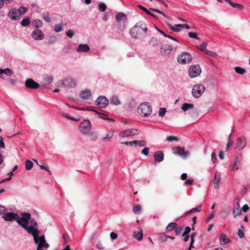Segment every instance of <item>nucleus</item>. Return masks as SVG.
<instances>
[{
  "instance_id": "obj_17",
  "label": "nucleus",
  "mask_w": 250,
  "mask_h": 250,
  "mask_svg": "<svg viewBox=\"0 0 250 250\" xmlns=\"http://www.w3.org/2000/svg\"><path fill=\"white\" fill-rule=\"evenodd\" d=\"M32 37L36 40H42L44 39V36L42 31L40 30H34L31 34Z\"/></svg>"
},
{
  "instance_id": "obj_1",
  "label": "nucleus",
  "mask_w": 250,
  "mask_h": 250,
  "mask_svg": "<svg viewBox=\"0 0 250 250\" xmlns=\"http://www.w3.org/2000/svg\"><path fill=\"white\" fill-rule=\"evenodd\" d=\"M31 219V214L29 213H23L21 214V217L18 215L16 221L21 227L25 229L29 234H31L34 238L35 244L38 243L39 230L33 229L32 227H28V224Z\"/></svg>"
},
{
  "instance_id": "obj_38",
  "label": "nucleus",
  "mask_w": 250,
  "mask_h": 250,
  "mask_svg": "<svg viewBox=\"0 0 250 250\" xmlns=\"http://www.w3.org/2000/svg\"><path fill=\"white\" fill-rule=\"evenodd\" d=\"M142 210V207L137 205L133 207L132 210L135 214H139Z\"/></svg>"
},
{
  "instance_id": "obj_54",
  "label": "nucleus",
  "mask_w": 250,
  "mask_h": 250,
  "mask_svg": "<svg viewBox=\"0 0 250 250\" xmlns=\"http://www.w3.org/2000/svg\"><path fill=\"white\" fill-rule=\"evenodd\" d=\"M166 112V109L165 108H160L159 111V115L160 117H163Z\"/></svg>"
},
{
  "instance_id": "obj_26",
  "label": "nucleus",
  "mask_w": 250,
  "mask_h": 250,
  "mask_svg": "<svg viewBox=\"0 0 250 250\" xmlns=\"http://www.w3.org/2000/svg\"><path fill=\"white\" fill-rule=\"evenodd\" d=\"M242 210L240 208L239 203H237V206L234 207L233 209V215L234 218H236L238 215L242 214Z\"/></svg>"
},
{
  "instance_id": "obj_41",
  "label": "nucleus",
  "mask_w": 250,
  "mask_h": 250,
  "mask_svg": "<svg viewBox=\"0 0 250 250\" xmlns=\"http://www.w3.org/2000/svg\"><path fill=\"white\" fill-rule=\"evenodd\" d=\"M30 223L31 224V226L30 227H32L33 229H36L37 230H38V225L36 222V221L34 219H32L31 220H30Z\"/></svg>"
},
{
  "instance_id": "obj_3",
  "label": "nucleus",
  "mask_w": 250,
  "mask_h": 250,
  "mask_svg": "<svg viewBox=\"0 0 250 250\" xmlns=\"http://www.w3.org/2000/svg\"><path fill=\"white\" fill-rule=\"evenodd\" d=\"M152 108L150 103L145 102L140 104L138 107V113L144 117L149 116L152 112Z\"/></svg>"
},
{
  "instance_id": "obj_10",
  "label": "nucleus",
  "mask_w": 250,
  "mask_h": 250,
  "mask_svg": "<svg viewBox=\"0 0 250 250\" xmlns=\"http://www.w3.org/2000/svg\"><path fill=\"white\" fill-rule=\"evenodd\" d=\"M38 247L37 250H43L42 248H44L47 249L49 247V244L46 242L44 235L38 238Z\"/></svg>"
},
{
  "instance_id": "obj_49",
  "label": "nucleus",
  "mask_w": 250,
  "mask_h": 250,
  "mask_svg": "<svg viewBox=\"0 0 250 250\" xmlns=\"http://www.w3.org/2000/svg\"><path fill=\"white\" fill-rule=\"evenodd\" d=\"M207 46V44L206 42H203L202 44H200L199 45L198 48L201 50V51L206 52V46Z\"/></svg>"
},
{
  "instance_id": "obj_14",
  "label": "nucleus",
  "mask_w": 250,
  "mask_h": 250,
  "mask_svg": "<svg viewBox=\"0 0 250 250\" xmlns=\"http://www.w3.org/2000/svg\"><path fill=\"white\" fill-rule=\"evenodd\" d=\"M25 85L27 88L30 89H38L40 87L39 84L31 79L26 80Z\"/></svg>"
},
{
  "instance_id": "obj_22",
  "label": "nucleus",
  "mask_w": 250,
  "mask_h": 250,
  "mask_svg": "<svg viewBox=\"0 0 250 250\" xmlns=\"http://www.w3.org/2000/svg\"><path fill=\"white\" fill-rule=\"evenodd\" d=\"M155 162H161L164 160V154L162 151H157L154 154Z\"/></svg>"
},
{
  "instance_id": "obj_18",
  "label": "nucleus",
  "mask_w": 250,
  "mask_h": 250,
  "mask_svg": "<svg viewBox=\"0 0 250 250\" xmlns=\"http://www.w3.org/2000/svg\"><path fill=\"white\" fill-rule=\"evenodd\" d=\"M171 51L172 48L168 44H163L161 47L160 52L162 55H168L171 53Z\"/></svg>"
},
{
  "instance_id": "obj_12",
  "label": "nucleus",
  "mask_w": 250,
  "mask_h": 250,
  "mask_svg": "<svg viewBox=\"0 0 250 250\" xmlns=\"http://www.w3.org/2000/svg\"><path fill=\"white\" fill-rule=\"evenodd\" d=\"M246 145V140L244 137H239L236 140V145L239 150H242Z\"/></svg>"
},
{
  "instance_id": "obj_37",
  "label": "nucleus",
  "mask_w": 250,
  "mask_h": 250,
  "mask_svg": "<svg viewBox=\"0 0 250 250\" xmlns=\"http://www.w3.org/2000/svg\"><path fill=\"white\" fill-rule=\"evenodd\" d=\"M177 226V224L176 223L171 222L170 223L167 227L166 228V229L167 231H170L173 230L174 229H175L176 227Z\"/></svg>"
},
{
  "instance_id": "obj_8",
  "label": "nucleus",
  "mask_w": 250,
  "mask_h": 250,
  "mask_svg": "<svg viewBox=\"0 0 250 250\" xmlns=\"http://www.w3.org/2000/svg\"><path fill=\"white\" fill-rule=\"evenodd\" d=\"M108 100L104 96H99L95 101V104L100 108H104L108 104Z\"/></svg>"
},
{
  "instance_id": "obj_6",
  "label": "nucleus",
  "mask_w": 250,
  "mask_h": 250,
  "mask_svg": "<svg viewBox=\"0 0 250 250\" xmlns=\"http://www.w3.org/2000/svg\"><path fill=\"white\" fill-rule=\"evenodd\" d=\"M201 72L200 66L199 65L191 66L188 69V74L190 78H195L199 76Z\"/></svg>"
},
{
  "instance_id": "obj_29",
  "label": "nucleus",
  "mask_w": 250,
  "mask_h": 250,
  "mask_svg": "<svg viewBox=\"0 0 250 250\" xmlns=\"http://www.w3.org/2000/svg\"><path fill=\"white\" fill-rule=\"evenodd\" d=\"M227 2H228L229 4L231 6H232L234 8H238L240 9H242L244 8V6L243 5L237 3H234L232 2L230 0H225Z\"/></svg>"
},
{
  "instance_id": "obj_40",
  "label": "nucleus",
  "mask_w": 250,
  "mask_h": 250,
  "mask_svg": "<svg viewBox=\"0 0 250 250\" xmlns=\"http://www.w3.org/2000/svg\"><path fill=\"white\" fill-rule=\"evenodd\" d=\"M234 70L235 72L239 74L243 75L246 72V69L239 66L235 67Z\"/></svg>"
},
{
  "instance_id": "obj_64",
  "label": "nucleus",
  "mask_w": 250,
  "mask_h": 250,
  "mask_svg": "<svg viewBox=\"0 0 250 250\" xmlns=\"http://www.w3.org/2000/svg\"><path fill=\"white\" fill-rule=\"evenodd\" d=\"M191 229L189 227H186L185 229V231L183 234V236H185L190 232Z\"/></svg>"
},
{
  "instance_id": "obj_36",
  "label": "nucleus",
  "mask_w": 250,
  "mask_h": 250,
  "mask_svg": "<svg viewBox=\"0 0 250 250\" xmlns=\"http://www.w3.org/2000/svg\"><path fill=\"white\" fill-rule=\"evenodd\" d=\"M110 103L111 104L118 105L120 104V101L117 96H113L110 100Z\"/></svg>"
},
{
  "instance_id": "obj_57",
  "label": "nucleus",
  "mask_w": 250,
  "mask_h": 250,
  "mask_svg": "<svg viewBox=\"0 0 250 250\" xmlns=\"http://www.w3.org/2000/svg\"><path fill=\"white\" fill-rule=\"evenodd\" d=\"M150 10H151V11H154V12H157L158 13H160L161 14H162L163 16H164L165 17L167 18H169V17H168L167 16L164 12L160 11L159 10L157 9H155V8H150Z\"/></svg>"
},
{
  "instance_id": "obj_42",
  "label": "nucleus",
  "mask_w": 250,
  "mask_h": 250,
  "mask_svg": "<svg viewBox=\"0 0 250 250\" xmlns=\"http://www.w3.org/2000/svg\"><path fill=\"white\" fill-rule=\"evenodd\" d=\"M169 236H167L164 233H162L159 235V239L162 242H165L167 241Z\"/></svg>"
},
{
  "instance_id": "obj_63",
  "label": "nucleus",
  "mask_w": 250,
  "mask_h": 250,
  "mask_svg": "<svg viewBox=\"0 0 250 250\" xmlns=\"http://www.w3.org/2000/svg\"><path fill=\"white\" fill-rule=\"evenodd\" d=\"M205 53L207 54L210 55L213 57H215L217 56V54L215 53H214L211 51L206 50V52Z\"/></svg>"
},
{
  "instance_id": "obj_24",
  "label": "nucleus",
  "mask_w": 250,
  "mask_h": 250,
  "mask_svg": "<svg viewBox=\"0 0 250 250\" xmlns=\"http://www.w3.org/2000/svg\"><path fill=\"white\" fill-rule=\"evenodd\" d=\"M79 129L84 135L89 134L91 133V126H79Z\"/></svg>"
},
{
  "instance_id": "obj_11",
  "label": "nucleus",
  "mask_w": 250,
  "mask_h": 250,
  "mask_svg": "<svg viewBox=\"0 0 250 250\" xmlns=\"http://www.w3.org/2000/svg\"><path fill=\"white\" fill-rule=\"evenodd\" d=\"M172 150L176 155H180L184 158L187 157L189 153L188 151H185V148L181 146L174 147Z\"/></svg>"
},
{
  "instance_id": "obj_51",
  "label": "nucleus",
  "mask_w": 250,
  "mask_h": 250,
  "mask_svg": "<svg viewBox=\"0 0 250 250\" xmlns=\"http://www.w3.org/2000/svg\"><path fill=\"white\" fill-rule=\"evenodd\" d=\"M231 134H232V132L229 135V136L228 137V143L227 145V148H226L227 151L229 149V147H230L232 145V142L231 141Z\"/></svg>"
},
{
  "instance_id": "obj_28",
  "label": "nucleus",
  "mask_w": 250,
  "mask_h": 250,
  "mask_svg": "<svg viewBox=\"0 0 250 250\" xmlns=\"http://www.w3.org/2000/svg\"><path fill=\"white\" fill-rule=\"evenodd\" d=\"M202 207L201 205L198 206V207L193 208L191 209L190 210L186 212L185 213V215L186 216L189 215L196 211L199 212L202 210Z\"/></svg>"
},
{
  "instance_id": "obj_30",
  "label": "nucleus",
  "mask_w": 250,
  "mask_h": 250,
  "mask_svg": "<svg viewBox=\"0 0 250 250\" xmlns=\"http://www.w3.org/2000/svg\"><path fill=\"white\" fill-rule=\"evenodd\" d=\"M114 133V131L113 130H110L106 134V136L103 138V140L104 141V142L109 141V140L113 137Z\"/></svg>"
},
{
  "instance_id": "obj_45",
  "label": "nucleus",
  "mask_w": 250,
  "mask_h": 250,
  "mask_svg": "<svg viewBox=\"0 0 250 250\" xmlns=\"http://www.w3.org/2000/svg\"><path fill=\"white\" fill-rule=\"evenodd\" d=\"M93 111L94 112H96L98 114L99 116L102 119H104V120H107L113 122L115 121V120L113 119H110V118H109L107 117V118L104 117V115L103 113L98 112V111H95L94 110H93Z\"/></svg>"
},
{
  "instance_id": "obj_13",
  "label": "nucleus",
  "mask_w": 250,
  "mask_h": 250,
  "mask_svg": "<svg viewBox=\"0 0 250 250\" xmlns=\"http://www.w3.org/2000/svg\"><path fill=\"white\" fill-rule=\"evenodd\" d=\"M18 217V214L14 212L3 213L2 216V218L6 221H16L17 217Z\"/></svg>"
},
{
  "instance_id": "obj_4",
  "label": "nucleus",
  "mask_w": 250,
  "mask_h": 250,
  "mask_svg": "<svg viewBox=\"0 0 250 250\" xmlns=\"http://www.w3.org/2000/svg\"><path fill=\"white\" fill-rule=\"evenodd\" d=\"M177 60L179 63L186 64L191 62L192 57L188 53L183 52L178 56Z\"/></svg>"
},
{
  "instance_id": "obj_44",
  "label": "nucleus",
  "mask_w": 250,
  "mask_h": 250,
  "mask_svg": "<svg viewBox=\"0 0 250 250\" xmlns=\"http://www.w3.org/2000/svg\"><path fill=\"white\" fill-rule=\"evenodd\" d=\"M33 23L34 24L35 27L38 28L42 26V21L38 19L34 20Z\"/></svg>"
},
{
  "instance_id": "obj_20",
  "label": "nucleus",
  "mask_w": 250,
  "mask_h": 250,
  "mask_svg": "<svg viewBox=\"0 0 250 250\" xmlns=\"http://www.w3.org/2000/svg\"><path fill=\"white\" fill-rule=\"evenodd\" d=\"M90 50V47L87 44H80L76 51L78 53L87 52Z\"/></svg>"
},
{
  "instance_id": "obj_25",
  "label": "nucleus",
  "mask_w": 250,
  "mask_h": 250,
  "mask_svg": "<svg viewBox=\"0 0 250 250\" xmlns=\"http://www.w3.org/2000/svg\"><path fill=\"white\" fill-rule=\"evenodd\" d=\"M91 95V91L89 90L82 91L80 94V97L83 100H87L89 99Z\"/></svg>"
},
{
  "instance_id": "obj_61",
  "label": "nucleus",
  "mask_w": 250,
  "mask_h": 250,
  "mask_svg": "<svg viewBox=\"0 0 250 250\" xmlns=\"http://www.w3.org/2000/svg\"><path fill=\"white\" fill-rule=\"evenodd\" d=\"M66 34L68 37L72 38L74 36V32L72 30H68V31L66 32Z\"/></svg>"
},
{
  "instance_id": "obj_59",
  "label": "nucleus",
  "mask_w": 250,
  "mask_h": 250,
  "mask_svg": "<svg viewBox=\"0 0 250 250\" xmlns=\"http://www.w3.org/2000/svg\"><path fill=\"white\" fill-rule=\"evenodd\" d=\"M62 26L60 24H57L54 27V31L56 32H59L62 31Z\"/></svg>"
},
{
  "instance_id": "obj_2",
  "label": "nucleus",
  "mask_w": 250,
  "mask_h": 250,
  "mask_svg": "<svg viewBox=\"0 0 250 250\" xmlns=\"http://www.w3.org/2000/svg\"><path fill=\"white\" fill-rule=\"evenodd\" d=\"M147 28L146 24L144 22L140 21L136 23L130 30V34L131 37L137 39H141L145 37Z\"/></svg>"
},
{
  "instance_id": "obj_32",
  "label": "nucleus",
  "mask_w": 250,
  "mask_h": 250,
  "mask_svg": "<svg viewBox=\"0 0 250 250\" xmlns=\"http://www.w3.org/2000/svg\"><path fill=\"white\" fill-rule=\"evenodd\" d=\"M53 81L52 77H45L42 79V83L44 86L49 85Z\"/></svg>"
},
{
  "instance_id": "obj_33",
  "label": "nucleus",
  "mask_w": 250,
  "mask_h": 250,
  "mask_svg": "<svg viewBox=\"0 0 250 250\" xmlns=\"http://www.w3.org/2000/svg\"><path fill=\"white\" fill-rule=\"evenodd\" d=\"M126 18V15L124 14L123 12L118 13L116 16V20L118 21H122Z\"/></svg>"
},
{
  "instance_id": "obj_58",
  "label": "nucleus",
  "mask_w": 250,
  "mask_h": 250,
  "mask_svg": "<svg viewBox=\"0 0 250 250\" xmlns=\"http://www.w3.org/2000/svg\"><path fill=\"white\" fill-rule=\"evenodd\" d=\"M175 26L176 27H179L181 28H187L188 29H189L191 28L190 26H189L188 24H175Z\"/></svg>"
},
{
  "instance_id": "obj_62",
  "label": "nucleus",
  "mask_w": 250,
  "mask_h": 250,
  "mask_svg": "<svg viewBox=\"0 0 250 250\" xmlns=\"http://www.w3.org/2000/svg\"><path fill=\"white\" fill-rule=\"evenodd\" d=\"M167 140L169 142H171V141H178V139L177 137H175V136H169L168 137H167Z\"/></svg>"
},
{
  "instance_id": "obj_9",
  "label": "nucleus",
  "mask_w": 250,
  "mask_h": 250,
  "mask_svg": "<svg viewBox=\"0 0 250 250\" xmlns=\"http://www.w3.org/2000/svg\"><path fill=\"white\" fill-rule=\"evenodd\" d=\"M58 83L69 88L74 87L76 84L75 80L72 78H66L64 81L60 80Z\"/></svg>"
},
{
  "instance_id": "obj_19",
  "label": "nucleus",
  "mask_w": 250,
  "mask_h": 250,
  "mask_svg": "<svg viewBox=\"0 0 250 250\" xmlns=\"http://www.w3.org/2000/svg\"><path fill=\"white\" fill-rule=\"evenodd\" d=\"M221 181V174L219 172H216L214 178L213 180V183L214 184V188L215 189H217L219 188V183Z\"/></svg>"
},
{
  "instance_id": "obj_21",
  "label": "nucleus",
  "mask_w": 250,
  "mask_h": 250,
  "mask_svg": "<svg viewBox=\"0 0 250 250\" xmlns=\"http://www.w3.org/2000/svg\"><path fill=\"white\" fill-rule=\"evenodd\" d=\"M219 242L221 245H226L230 242V240L227 238L226 234L221 233L220 234Z\"/></svg>"
},
{
  "instance_id": "obj_15",
  "label": "nucleus",
  "mask_w": 250,
  "mask_h": 250,
  "mask_svg": "<svg viewBox=\"0 0 250 250\" xmlns=\"http://www.w3.org/2000/svg\"><path fill=\"white\" fill-rule=\"evenodd\" d=\"M242 160L243 156L241 154H239L236 156L234 159V162L232 168V170H235L238 169Z\"/></svg>"
},
{
  "instance_id": "obj_56",
  "label": "nucleus",
  "mask_w": 250,
  "mask_h": 250,
  "mask_svg": "<svg viewBox=\"0 0 250 250\" xmlns=\"http://www.w3.org/2000/svg\"><path fill=\"white\" fill-rule=\"evenodd\" d=\"M150 10H151V11H154V12H157L158 13H160L161 14H162L163 16H164L165 17L167 18H169V17H168L167 16L164 12L160 11L159 10L157 9H155V8H150Z\"/></svg>"
},
{
  "instance_id": "obj_43",
  "label": "nucleus",
  "mask_w": 250,
  "mask_h": 250,
  "mask_svg": "<svg viewBox=\"0 0 250 250\" xmlns=\"http://www.w3.org/2000/svg\"><path fill=\"white\" fill-rule=\"evenodd\" d=\"M167 26L170 28V29L174 32H178L180 31V29L179 28V27L173 26L171 24L169 23H167Z\"/></svg>"
},
{
  "instance_id": "obj_50",
  "label": "nucleus",
  "mask_w": 250,
  "mask_h": 250,
  "mask_svg": "<svg viewBox=\"0 0 250 250\" xmlns=\"http://www.w3.org/2000/svg\"><path fill=\"white\" fill-rule=\"evenodd\" d=\"M183 230V227L181 226L176 227V228L175 229V233L177 235L180 234Z\"/></svg>"
},
{
  "instance_id": "obj_16",
  "label": "nucleus",
  "mask_w": 250,
  "mask_h": 250,
  "mask_svg": "<svg viewBox=\"0 0 250 250\" xmlns=\"http://www.w3.org/2000/svg\"><path fill=\"white\" fill-rule=\"evenodd\" d=\"M9 18L13 20H19L21 19L20 14L18 13L17 9H12L8 13Z\"/></svg>"
},
{
  "instance_id": "obj_55",
  "label": "nucleus",
  "mask_w": 250,
  "mask_h": 250,
  "mask_svg": "<svg viewBox=\"0 0 250 250\" xmlns=\"http://www.w3.org/2000/svg\"><path fill=\"white\" fill-rule=\"evenodd\" d=\"M188 34V36L191 38H194L197 40L199 39V37H198L197 34L195 32H189Z\"/></svg>"
},
{
  "instance_id": "obj_53",
  "label": "nucleus",
  "mask_w": 250,
  "mask_h": 250,
  "mask_svg": "<svg viewBox=\"0 0 250 250\" xmlns=\"http://www.w3.org/2000/svg\"><path fill=\"white\" fill-rule=\"evenodd\" d=\"M146 141L144 140L141 141H136L135 146H146Z\"/></svg>"
},
{
  "instance_id": "obj_23",
  "label": "nucleus",
  "mask_w": 250,
  "mask_h": 250,
  "mask_svg": "<svg viewBox=\"0 0 250 250\" xmlns=\"http://www.w3.org/2000/svg\"><path fill=\"white\" fill-rule=\"evenodd\" d=\"M143 235V230L139 227L134 231L133 237L138 241H140L142 239Z\"/></svg>"
},
{
  "instance_id": "obj_5",
  "label": "nucleus",
  "mask_w": 250,
  "mask_h": 250,
  "mask_svg": "<svg viewBox=\"0 0 250 250\" xmlns=\"http://www.w3.org/2000/svg\"><path fill=\"white\" fill-rule=\"evenodd\" d=\"M205 87L203 84L195 85L192 89V94L195 98L200 97L205 91Z\"/></svg>"
},
{
  "instance_id": "obj_27",
  "label": "nucleus",
  "mask_w": 250,
  "mask_h": 250,
  "mask_svg": "<svg viewBox=\"0 0 250 250\" xmlns=\"http://www.w3.org/2000/svg\"><path fill=\"white\" fill-rule=\"evenodd\" d=\"M160 43V39L157 37H153L149 42L150 45L152 47L158 46Z\"/></svg>"
},
{
  "instance_id": "obj_39",
  "label": "nucleus",
  "mask_w": 250,
  "mask_h": 250,
  "mask_svg": "<svg viewBox=\"0 0 250 250\" xmlns=\"http://www.w3.org/2000/svg\"><path fill=\"white\" fill-rule=\"evenodd\" d=\"M33 166V163L29 160H27L25 162V168L27 170H31Z\"/></svg>"
},
{
  "instance_id": "obj_52",
  "label": "nucleus",
  "mask_w": 250,
  "mask_h": 250,
  "mask_svg": "<svg viewBox=\"0 0 250 250\" xmlns=\"http://www.w3.org/2000/svg\"><path fill=\"white\" fill-rule=\"evenodd\" d=\"M106 9V5L104 3H100L99 5V10L100 11L104 12Z\"/></svg>"
},
{
  "instance_id": "obj_47",
  "label": "nucleus",
  "mask_w": 250,
  "mask_h": 250,
  "mask_svg": "<svg viewBox=\"0 0 250 250\" xmlns=\"http://www.w3.org/2000/svg\"><path fill=\"white\" fill-rule=\"evenodd\" d=\"M30 21L29 18H24L22 20L21 25L23 26H26L30 23Z\"/></svg>"
},
{
  "instance_id": "obj_60",
  "label": "nucleus",
  "mask_w": 250,
  "mask_h": 250,
  "mask_svg": "<svg viewBox=\"0 0 250 250\" xmlns=\"http://www.w3.org/2000/svg\"><path fill=\"white\" fill-rule=\"evenodd\" d=\"M149 148L148 147H145L143 148L141 151L142 153L145 155L146 156H147L149 154Z\"/></svg>"
},
{
  "instance_id": "obj_35",
  "label": "nucleus",
  "mask_w": 250,
  "mask_h": 250,
  "mask_svg": "<svg viewBox=\"0 0 250 250\" xmlns=\"http://www.w3.org/2000/svg\"><path fill=\"white\" fill-rule=\"evenodd\" d=\"M138 7L140 8L141 10H143L144 11H145L146 13H147V14H148L149 15L151 16H152L154 18H156L157 17L156 16V15H155L154 14H153L152 13L150 12L148 10H147L146 8L143 7V6L141 5H138Z\"/></svg>"
},
{
  "instance_id": "obj_34",
  "label": "nucleus",
  "mask_w": 250,
  "mask_h": 250,
  "mask_svg": "<svg viewBox=\"0 0 250 250\" xmlns=\"http://www.w3.org/2000/svg\"><path fill=\"white\" fill-rule=\"evenodd\" d=\"M194 105L192 104L184 103L182 106V109L184 111H186L189 109L193 108Z\"/></svg>"
},
{
  "instance_id": "obj_46",
  "label": "nucleus",
  "mask_w": 250,
  "mask_h": 250,
  "mask_svg": "<svg viewBox=\"0 0 250 250\" xmlns=\"http://www.w3.org/2000/svg\"><path fill=\"white\" fill-rule=\"evenodd\" d=\"M42 18L44 19L47 22H50L51 21V18L50 16V14L47 13L46 14H44L42 16Z\"/></svg>"
},
{
  "instance_id": "obj_31",
  "label": "nucleus",
  "mask_w": 250,
  "mask_h": 250,
  "mask_svg": "<svg viewBox=\"0 0 250 250\" xmlns=\"http://www.w3.org/2000/svg\"><path fill=\"white\" fill-rule=\"evenodd\" d=\"M0 74H4L7 76H9L13 74V72L12 70L9 68H7L4 69L0 68Z\"/></svg>"
},
{
  "instance_id": "obj_7",
  "label": "nucleus",
  "mask_w": 250,
  "mask_h": 250,
  "mask_svg": "<svg viewBox=\"0 0 250 250\" xmlns=\"http://www.w3.org/2000/svg\"><path fill=\"white\" fill-rule=\"evenodd\" d=\"M140 132V130L137 129H129L120 132L119 136L123 138L129 136L138 134Z\"/></svg>"
},
{
  "instance_id": "obj_48",
  "label": "nucleus",
  "mask_w": 250,
  "mask_h": 250,
  "mask_svg": "<svg viewBox=\"0 0 250 250\" xmlns=\"http://www.w3.org/2000/svg\"><path fill=\"white\" fill-rule=\"evenodd\" d=\"M17 10L19 14H20V17H21V16L23 15L26 12L27 9L23 6H21Z\"/></svg>"
}]
</instances>
